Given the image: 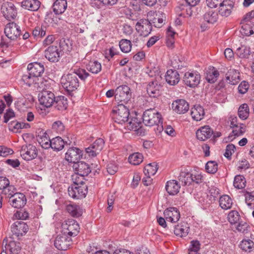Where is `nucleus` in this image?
<instances>
[{
	"instance_id": "56",
	"label": "nucleus",
	"mask_w": 254,
	"mask_h": 254,
	"mask_svg": "<svg viewBox=\"0 0 254 254\" xmlns=\"http://www.w3.org/2000/svg\"><path fill=\"white\" fill-rule=\"evenodd\" d=\"M237 55L241 58H247L251 53L250 49L249 47L242 46L237 50Z\"/></svg>"
},
{
	"instance_id": "55",
	"label": "nucleus",
	"mask_w": 254,
	"mask_h": 254,
	"mask_svg": "<svg viewBox=\"0 0 254 254\" xmlns=\"http://www.w3.org/2000/svg\"><path fill=\"white\" fill-rule=\"evenodd\" d=\"M205 169L207 172L214 174L218 170V164L215 161H209L206 164Z\"/></svg>"
},
{
	"instance_id": "46",
	"label": "nucleus",
	"mask_w": 254,
	"mask_h": 254,
	"mask_svg": "<svg viewBox=\"0 0 254 254\" xmlns=\"http://www.w3.org/2000/svg\"><path fill=\"white\" fill-rule=\"evenodd\" d=\"M249 115V107L247 104L241 105L238 109V116L242 120L247 119Z\"/></svg>"
},
{
	"instance_id": "3",
	"label": "nucleus",
	"mask_w": 254,
	"mask_h": 254,
	"mask_svg": "<svg viewBox=\"0 0 254 254\" xmlns=\"http://www.w3.org/2000/svg\"><path fill=\"white\" fill-rule=\"evenodd\" d=\"M129 115L128 109L123 104H119L112 111V118L115 122L119 124H125L128 122Z\"/></svg>"
},
{
	"instance_id": "41",
	"label": "nucleus",
	"mask_w": 254,
	"mask_h": 254,
	"mask_svg": "<svg viewBox=\"0 0 254 254\" xmlns=\"http://www.w3.org/2000/svg\"><path fill=\"white\" fill-rule=\"evenodd\" d=\"M190 174L188 170H181L178 179L183 186L189 185L191 184Z\"/></svg>"
},
{
	"instance_id": "48",
	"label": "nucleus",
	"mask_w": 254,
	"mask_h": 254,
	"mask_svg": "<svg viewBox=\"0 0 254 254\" xmlns=\"http://www.w3.org/2000/svg\"><path fill=\"white\" fill-rule=\"evenodd\" d=\"M228 220L231 224H236L240 219V215L236 210H231L228 214Z\"/></svg>"
},
{
	"instance_id": "26",
	"label": "nucleus",
	"mask_w": 254,
	"mask_h": 254,
	"mask_svg": "<svg viewBox=\"0 0 254 254\" xmlns=\"http://www.w3.org/2000/svg\"><path fill=\"white\" fill-rule=\"evenodd\" d=\"M162 86L157 81L150 82L147 87V92L150 97L157 98L161 95Z\"/></svg>"
},
{
	"instance_id": "64",
	"label": "nucleus",
	"mask_w": 254,
	"mask_h": 254,
	"mask_svg": "<svg viewBox=\"0 0 254 254\" xmlns=\"http://www.w3.org/2000/svg\"><path fill=\"white\" fill-rule=\"evenodd\" d=\"M52 127L57 132H61L64 130V126L61 121H57L53 123Z\"/></svg>"
},
{
	"instance_id": "28",
	"label": "nucleus",
	"mask_w": 254,
	"mask_h": 254,
	"mask_svg": "<svg viewBox=\"0 0 254 254\" xmlns=\"http://www.w3.org/2000/svg\"><path fill=\"white\" fill-rule=\"evenodd\" d=\"M190 115L193 120L200 121L205 115L204 109L199 105H194L191 109Z\"/></svg>"
},
{
	"instance_id": "21",
	"label": "nucleus",
	"mask_w": 254,
	"mask_h": 254,
	"mask_svg": "<svg viewBox=\"0 0 254 254\" xmlns=\"http://www.w3.org/2000/svg\"><path fill=\"white\" fill-rule=\"evenodd\" d=\"M11 231L16 236H22L28 231L27 224L21 220L15 222L11 226Z\"/></svg>"
},
{
	"instance_id": "52",
	"label": "nucleus",
	"mask_w": 254,
	"mask_h": 254,
	"mask_svg": "<svg viewBox=\"0 0 254 254\" xmlns=\"http://www.w3.org/2000/svg\"><path fill=\"white\" fill-rule=\"evenodd\" d=\"M240 247L245 252H251L254 248V243L251 240H243Z\"/></svg>"
},
{
	"instance_id": "49",
	"label": "nucleus",
	"mask_w": 254,
	"mask_h": 254,
	"mask_svg": "<svg viewBox=\"0 0 254 254\" xmlns=\"http://www.w3.org/2000/svg\"><path fill=\"white\" fill-rule=\"evenodd\" d=\"M246 181L242 175H237L234 178V186L238 189H242L245 187Z\"/></svg>"
},
{
	"instance_id": "45",
	"label": "nucleus",
	"mask_w": 254,
	"mask_h": 254,
	"mask_svg": "<svg viewBox=\"0 0 254 254\" xmlns=\"http://www.w3.org/2000/svg\"><path fill=\"white\" fill-rule=\"evenodd\" d=\"M143 158V157L142 154L136 152L129 155L128 157V161L132 165H137L142 162Z\"/></svg>"
},
{
	"instance_id": "8",
	"label": "nucleus",
	"mask_w": 254,
	"mask_h": 254,
	"mask_svg": "<svg viewBox=\"0 0 254 254\" xmlns=\"http://www.w3.org/2000/svg\"><path fill=\"white\" fill-rule=\"evenodd\" d=\"M62 228L63 234L70 237L76 236L80 229L78 223L74 219L64 221L62 225Z\"/></svg>"
},
{
	"instance_id": "7",
	"label": "nucleus",
	"mask_w": 254,
	"mask_h": 254,
	"mask_svg": "<svg viewBox=\"0 0 254 254\" xmlns=\"http://www.w3.org/2000/svg\"><path fill=\"white\" fill-rule=\"evenodd\" d=\"M69 195L74 199H81L86 196L87 193V187L84 184L80 185L74 182V184L68 188Z\"/></svg>"
},
{
	"instance_id": "14",
	"label": "nucleus",
	"mask_w": 254,
	"mask_h": 254,
	"mask_svg": "<svg viewBox=\"0 0 254 254\" xmlns=\"http://www.w3.org/2000/svg\"><path fill=\"white\" fill-rule=\"evenodd\" d=\"M1 11L3 16L7 20L14 19L17 15V10L12 2L6 1L1 5Z\"/></svg>"
},
{
	"instance_id": "37",
	"label": "nucleus",
	"mask_w": 254,
	"mask_h": 254,
	"mask_svg": "<svg viewBox=\"0 0 254 254\" xmlns=\"http://www.w3.org/2000/svg\"><path fill=\"white\" fill-rule=\"evenodd\" d=\"M66 210L70 215L74 217H78L82 214V211L80 207L74 203L67 205Z\"/></svg>"
},
{
	"instance_id": "40",
	"label": "nucleus",
	"mask_w": 254,
	"mask_h": 254,
	"mask_svg": "<svg viewBox=\"0 0 254 254\" xmlns=\"http://www.w3.org/2000/svg\"><path fill=\"white\" fill-rule=\"evenodd\" d=\"M233 201L228 195H223L219 198V205L223 209L227 210L232 207Z\"/></svg>"
},
{
	"instance_id": "13",
	"label": "nucleus",
	"mask_w": 254,
	"mask_h": 254,
	"mask_svg": "<svg viewBox=\"0 0 254 254\" xmlns=\"http://www.w3.org/2000/svg\"><path fill=\"white\" fill-rule=\"evenodd\" d=\"M4 33L6 37L11 40H15L21 34L19 26L14 22L7 24L4 28Z\"/></svg>"
},
{
	"instance_id": "4",
	"label": "nucleus",
	"mask_w": 254,
	"mask_h": 254,
	"mask_svg": "<svg viewBox=\"0 0 254 254\" xmlns=\"http://www.w3.org/2000/svg\"><path fill=\"white\" fill-rule=\"evenodd\" d=\"M142 119L145 126L151 127L161 122L162 116L155 109L150 108L144 112Z\"/></svg>"
},
{
	"instance_id": "6",
	"label": "nucleus",
	"mask_w": 254,
	"mask_h": 254,
	"mask_svg": "<svg viewBox=\"0 0 254 254\" xmlns=\"http://www.w3.org/2000/svg\"><path fill=\"white\" fill-rule=\"evenodd\" d=\"M0 208L2 205V196L3 194L6 197H9L10 194L16 191L14 186L10 185L9 180L5 177L0 176Z\"/></svg>"
},
{
	"instance_id": "51",
	"label": "nucleus",
	"mask_w": 254,
	"mask_h": 254,
	"mask_svg": "<svg viewBox=\"0 0 254 254\" xmlns=\"http://www.w3.org/2000/svg\"><path fill=\"white\" fill-rule=\"evenodd\" d=\"M46 26H37L33 30L32 34L34 37L42 38L46 35Z\"/></svg>"
},
{
	"instance_id": "47",
	"label": "nucleus",
	"mask_w": 254,
	"mask_h": 254,
	"mask_svg": "<svg viewBox=\"0 0 254 254\" xmlns=\"http://www.w3.org/2000/svg\"><path fill=\"white\" fill-rule=\"evenodd\" d=\"M252 23L251 21H248V22L243 21L241 33L248 36L254 34V30L252 28Z\"/></svg>"
},
{
	"instance_id": "15",
	"label": "nucleus",
	"mask_w": 254,
	"mask_h": 254,
	"mask_svg": "<svg viewBox=\"0 0 254 254\" xmlns=\"http://www.w3.org/2000/svg\"><path fill=\"white\" fill-rule=\"evenodd\" d=\"M71 239L70 237L63 234L58 235L54 241V246L60 251L66 250L71 244Z\"/></svg>"
},
{
	"instance_id": "24",
	"label": "nucleus",
	"mask_w": 254,
	"mask_h": 254,
	"mask_svg": "<svg viewBox=\"0 0 254 254\" xmlns=\"http://www.w3.org/2000/svg\"><path fill=\"white\" fill-rule=\"evenodd\" d=\"M213 134V130L208 126L201 127L196 131L197 138L200 141H205L210 138Z\"/></svg>"
},
{
	"instance_id": "63",
	"label": "nucleus",
	"mask_w": 254,
	"mask_h": 254,
	"mask_svg": "<svg viewBox=\"0 0 254 254\" xmlns=\"http://www.w3.org/2000/svg\"><path fill=\"white\" fill-rule=\"evenodd\" d=\"M200 244L197 240H193L190 242V245L189 248V251H192L194 252H198L200 250Z\"/></svg>"
},
{
	"instance_id": "60",
	"label": "nucleus",
	"mask_w": 254,
	"mask_h": 254,
	"mask_svg": "<svg viewBox=\"0 0 254 254\" xmlns=\"http://www.w3.org/2000/svg\"><path fill=\"white\" fill-rule=\"evenodd\" d=\"M249 88V84L248 82L243 81L238 87V92L242 94H245Z\"/></svg>"
},
{
	"instance_id": "22",
	"label": "nucleus",
	"mask_w": 254,
	"mask_h": 254,
	"mask_svg": "<svg viewBox=\"0 0 254 254\" xmlns=\"http://www.w3.org/2000/svg\"><path fill=\"white\" fill-rule=\"evenodd\" d=\"M73 168L77 174L82 177L87 176L91 171L89 165L83 161H78L74 163Z\"/></svg>"
},
{
	"instance_id": "61",
	"label": "nucleus",
	"mask_w": 254,
	"mask_h": 254,
	"mask_svg": "<svg viewBox=\"0 0 254 254\" xmlns=\"http://www.w3.org/2000/svg\"><path fill=\"white\" fill-rule=\"evenodd\" d=\"M225 0H206L207 6L210 8H215L219 6Z\"/></svg>"
},
{
	"instance_id": "1",
	"label": "nucleus",
	"mask_w": 254,
	"mask_h": 254,
	"mask_svg": "<svg viewBox=\"0 0 254 254\" xmlns=\"http://www.w3.org/2000/svg\"><path fill=\"white\" fill-rule=\"evenodd\" d=\"M89 74L84 69H79L72 73L62 76L61 84L63 88L69 93L75 91L79 86L78 77L84 80Z\"/></svg>"
},
{
	"instance_id": "20",
	"label": "nucleus",
	"mask_w": 254,
	"mask_h": 254,
	"mask_svg": "<svg viewBox=\"0 0 254 254\" xmlns=\"http://www.w3.org/2000/svg\"><path fill=\"white\" fill-rule=\"evenodd\" d=\"M172 108L176 113L179 114H183L188 111L189 105L184 99H178L173 102Z\"/></svg>"
},
{
	"instance_id": "53",
	"label": "nucleus",
	"mask_w": 254,
	"mask_h": 254,
	"mask_svg": "<svg viewBox=\"0 0 254 254\" xmlns=\"http://www.w3.org/2000/svg\"><path fill=\"white\" fill-rule=\"evenodd\" d=\"M238 224L236 226V230L244 234H247L250 232V227L249 224L244 221H239Z\"/></svg>"
},
{
	"instance_id": "30",
	"label": "nucleus",
	"mask_w": 254,
	"mask_h": 254,
	"mask_svg": "<svg viewBox=\"0 0 254 254\" xmlns=\"http://www.w3.org/2000/svg\"><path fill=\"white\" fill-rule=\"evenodd\" d=\"M203 19L208 23L214 24L218 19V14L214 10L209 8L203 15Z\"/></svg>"
},
{
	"instance_id": "36",
	"label": "nucleus",
	"mask_w": 254,
	"mask_h": 254,
	"mask_svg": "<svg viewBox=\"0 0 254 254\" xmlns=\"http://www.w3.org/2000/svg\"><path fill=\"white\" fill-rule=\"evenodd\" d=\"M189 227L187 223H183L176 226L174 228V234L181 237H186L189 233Z\"/></svg>"
},
{
	"instance_id": "57",
	"label": "nucleus",
	"mask_w": 254,
	"mask_h": 254,
	"mask_svg": "<svg viewBox=\"0 0 254 254\" xmlns=\"http://www.w3.org/2000/svg\"><path fill=\"white\" fill-rule=\"evenodd\" d=\"M233 128L232 133L234 136L241 135L246 131V127L242 124H240Z\"/></svg>"
},
{
	"instance_id": "2",
	"label": "nucleus",
	"mask_w": 254,
	"mask_h": 254,
	"mask_svg": "<svg viewBox=\"0 0 254 254\" xmlns=\"http://www.w3.org/2000/svg\"><path fill=\"white\" fill-rule=\"evenodd\" d=\"M28 73L22 76V79L28 86L37 83L38 77L41 76L44 71V65L39 63L29 64L27 66Z\"/></svg>"
},
{
	"instance_id": "44",
	"label": "nucleus",
	"mask_w": 254,
	"mask_h": 254,
	"mask_svg": "<svg viewBox=\"0 0 254 254\" xmlns=\"http://www.w3.org/2000/svg\"><path fill=\"white\" fill-rule=\"evenodd\" d=\"M155 162H153L147 165L144 169V173L145 176H152L154 175L158 168Z\"/></svg>"
},
{
	"instance_id": "43",
	"label": "nucleus",
	"mask_w": 254,
	"mask_h": 254,
	"mask_svg": "<svg viewBox=\"0 0 254 254\" xmlns=\"http://www.w3.org/2000/svg\"><path fill=\"white\" fill-rule=\"evenodd\" d=\"M219 75V72L214 68L207 70L206 73V80L210 83H214Z\"/></svg>"
},
{
	"instance_id": "42",
	"label": "nucleus",
	"mask_w": 254,
	"mask_h": 254,
	"mask_svg": "<svg viewBox=\"0 0 254 254\" xmlns=\"http://www.w3.org/2000/svg\"><path fill=\"white\" fill-rule=\"evenodd\" d=\"M125 127L129 130L136 131L141 128V123L136 118H132L125 124Z\"/></svg>"
},
{
	"instance_id": "32",
	"label": "nucleus",
	"mask_w": 254,
	"mask_h": 254,
	"mask_svg": "<svg viewBox=\"0 0 254 254\" xmlns=\"http://www.w3.org/2000/svg\"><path fill=\"white\" fill-rule=\"evenodd\" d=\"M166 191L170 195H175L179 192L180 186L176 180L168 181L165 187Z\"/></svg>"
},
{
	"instance_id": "11",
	"label": "nucleus",
	"mask_w": 254,
	"mask_h": 254,
	"mask_svg": "<svg viewBox=\"0 0 254 254\" xmlns=\"http://www.w3.org/2000/svg\"><path fill=\"white\" fill-rule=\"evenodd\" d=\"M183 80L186 85L195 87L200 83V75L196 71H188L185 73Z\"/></svg>"
},
{
	"instance_id": "27",
	"label": "nucleus",
	"mask_w": 254,
	"mask_h": 254,
	"mask_svg": "<svg viewBox=\"0 0 254 254\" xmlns=\"http://www.w3.org/2000/svg\"><path fill=\"white\" fill-rule=\"evenodd\" d=\"M166 82L171 85H174L178 83L180 80L179 72L176 70H168L165 75Z\"/></svg>"
},
{
	"instance_id": "25",
	"label": "nucleus",
	"mask_w": 254,
	"mask_h": 254,
	"mask_svg": "<svg viewBox=\"0 0 254 254\" xmlns=\"http://www.w3.org/2000/svg\"><path fill=\"white\" fill-rule=\"evenodd\" d=\"M164 214L166 220L172 223L177 222L180 218L179 211L175 207H170L166 209Z\"/></svg>"
},
{
	"instance_id": "34",
	"label": "nucleus",
	"mask_w": 254,
	"mask_h": 254,
	"mask_svg": "<svg viewBox=\"0 0 254 254\" xmlns=\"http://www.w3.org/2000/svg\"><path fill=\"white\" fill-rule=\"evenodd\" d=\"M40 5V2L38 0H25L22 2V7L31 11L37 10Z\"/></svg>"
},
{
	"instance_id": "33",
	"label": "nucleus",
	"mask_w": 254,
	"mask_h": 254,
	"mask_svg": "<svg viewBox=\"0 0 254 254\" xmlns=\"http://www.w3.org/2000/svg\"><path fill=\"white\" fill-rule=\"evenodd\" d=\"M54 103L55 108L60 111L65 110L68 106L67 98L64 96L56 97Z\"/></svg>"
},
{
	"instance_id": "59",
	"label": "nucleus",
	"mask_w": 254,
	"mask_h": 254,
	"mask_svg": "<svg viewBox=\"0 0 254 254\" xmlns=\"http://www.w3.org/2000/svg\"><path fill=\"white\" fill-rule=\"evenodd\" d=\"M236 149L235 146L233 144H229L227 145L225 149V152L224 155L227 158L230 159L233 153L235 152Z\"/></svg>"
},
{
	"instance_id": "29",
	"label": "nucleus",
	"mask_w": 254,
	"mask_h": 254,
	"mask_svg": "<svg viewBox=\"0 0 254 254\" xmlns=\"http://www.w3.org/2000/svg\"><path fill=\"white\" fill-rule=\"evenodd\" d=\"M4 243L5 250L8 251L10 254H18L20 253L21 249L20 243L11 241L7 244L4 239L2 242V246Z\"/></svg>"
},
{
	"instance_id": "54",
	"label": "nucleus",
	"mask_w": 254,
	"mask_h": 254,
	"mask_svg": "<svg viewBox=\"0 0 254 254\" xmlns=\"http://www.w3.org/2000/svg\"><path fill=\"white\" fill-rule=\"evenodd\" d=\"M121 50L124 53H128L131 50V42L127 39L122 40L119 43Z\"/></svg>"
},
{
	"instance_id": "23",
	"label": "nucleus",
	"mask_w": 254,
	"mask_h": 254,
	"mask_svg": "<svg viewBox=\"0 0 254 254\" xmlns=\"http://www.w3.org/2000/svg\"><path fill=\"white\" fill-rule=\"evenodd\" d=\"M234 3L230 0H225L219 6L218 13L222 17H227L232 13Z\"/></svg>"
},
{
	"instance_id": "18",
	"label": "nucleus",
	"mask_w": 254,
	"mask_h": 254,
	"mask_svg": "<svg viewBox=\"0 0 254 254\" xmlns=\"http://www.w3.org/2000/svg\"><path fill=\"white\" fill-rule=\"evenodd\" d=\"M104 145V140L100 138H98L85 149L86 153L89 157H94L102 150Z\"/></svg>"
},
{
	"instance_id": "12",
	"label": "nucleus",
	"mask_w": 254,
	"mask_h": 254,
	"mask_svg": "<svg viewBox=\"0 0 254 254\" xmlns=\"http://www.w3.org/2000/svg\"><path fill=\"white\" fill-rule=\"evenodd\" d=\"M9 202L13 207L20 208L23 207L26 202V198L23 193L14 192L13 194H10Z\"/></svg>"
},
{
	"instance_id": "58",
	"label": "nucleus",
	"mask_w": 254,
	"mask_h": 254,
	"mask_svg": "<svg viewBox=\"0 0 254 254\" xmlns=\"http://www.w3.org/2000/svg\"><path fill=\"white\" fill-rule=\"evenodd\" d=\"M191 183L194 182L196 184H200L203 182V176L198 172L190 174Z\"/></svg>"
},
{
	"instance_id": "17",
	"label": "nucleus",
	"mask_w": 254,
	"mask_h": 254,
	"mask_svg": "<svg viewBox=\"0 0 254 254\" xmlns=\"http://www.w3.org/2000/svg\"><path fill=\"white\" fill-rule=\"evenodd\" d=\"M152 28L151 23L146 19H140L135 25L136 31L141 35L144 37L148 36L150 33Z\"/></svg>"
},
{
	"instance_id": "5",
	"label": "nucleus",
	"mask_w": 254,
	"mask_h": 254,
	"mask_svg": "<svg viewBox=\"0 0 254 254\" xmlns=\"http://www.w3.org/2000/svg\"><path fill=\"white\" fill-rule=\"evenodd\" d=\"M131 97L130 88L127 85L120 86L115 90V100L119 104H127Z\"/></svg>"
},
{
	"instance_id": "39",
	"label": "nucleus",
	"mask_w": 254,
	"mask_h": 254,
	"mask_svg": "<svg viewBox=\"0 0 254 254\" xmlns=\"http://www.w3.org/2000/svg\"><path fill=\"white\" fill-rule=\"evenodd\" d=\"M195 6H191L190 4L186 3V4L181 5L180 8L182 11V14L185 16H191L196 14Z\"/></svg>"
},
{
	"instance_id": "50",
	"label": "nucleus",
	"mask_w": 254,
	"mask_h": 254,
	"mask_svg": "<svg viewBox=\"0 0 254 254\" xmlns=\"http://www.w3.org/2000/svg\"><path fill=\"white\" fill-rule=\"evenodd\" d=\"M101 64L97 61L90 62L87 69L93 73L97 74L101 70Z\"/></svg>"
},
{
	"instance_id": "10",
	"label": "nucleus",
	"mask_w": 254,
	"mask_h": 254,
	"mask_svg": "<svg viewBox=\"0 0 254 254\" xmlns=\"http://www.w3.org/2000/svg\"><path fill=\"white\" fill-rule=\"evenodd\" d=\"M20 155L24 160L31 161L37 157L38 150L35 146L26 144L21 146Z\"/></svg>"
},
{
	"instance_id": "35",
	"label": "nucleus",
	"mask_w": 254,
	"mask_h": 254,
	"mask_svg": "<svg viewBox=\"0 0 254 254\" xmlns=\"http://www.w3.org/2000/svg\"><path fill=\"white\" fill-rule=\"evenodd\" d=\"M53 11L56 14L63 13L67 8L66 0H56L53 5Z\"/></svg>"
},
{
	"instance_id": "62",
	"label": "nucleus",
	"mask_w": 254,
	"mask_h": 254,
	"mask_svg": "<svg viewBox=\"0 0 254 254\" xmlns=\"http://www.w3.org/2000/svg\"><path fill=\"white\" fill-rule=\"evenodd\" d=\"M41 141H39V143L41 146L45 149H48L50 148L51 145V139L48 138L46 136H44L41 138Z\"/></svg>"
},
{
	"instance_id": "38",
	"label": "nucleus",
	"mask_w": 254,
	"mask_h": 254,
	"mask_svg": "<svg viewBox=\"0 0 254 254\" xmlns=\"http://www.w3.org/2000/svg\"><path fill=\"white\" fill-rule=\"evenodd\" d=\"M64 144V139L60 136H57L51 139L50 147L54 150L60 151L63 149Z\"/></svg>"
},
{
	"instance_id": "16",
	"label": "nucleus",
	"mask_w": 254,
	"mask_h": 254,
	"mask_svg": "<svg viewBox=\"0 0 254 254\" xmlns=\"http://www.w3.org/2000/svg\"><path fill=\"white\" fill-rule=\"evenodd\" d=\"M62 56L61 50L57 46H49L45 51V58L51 62H58Z\"/></svg>"
},
{
	"instance_id": "31",
	"label": "nucleus",
	"mask_w": 254,
	"mask_h": 254,
	"mask_svg": "<svg viewBox=\"0 0 254 254\" xmlns=\"http://www.w3.org/2000/svg\"><path fill=\"white\" fill-rule=\"evenodd\" d=\"M240 73L235 69H230L226 74L227 81L231 84L234 85L240 81Z\"/></svg>"
},
{
	"instance_id": "19",
	"label": "nucleus",
	"mask_w": 254,
	"mask_h": 254,
	"mask_svg": "<svg viewBox=\"0 0 254 254\" xmlns=\"http://www.w3.org/2000/svg\"><path fill=\"white\" fill-rule=\"evenodd\" d=\"M82 156V151L76 147L69 148L65 153L66 160L73 164L78 162Z\"/></svg>"
},
{
	"instance_id": "9",
	"label": "nucleus",
	"mask_w": 254,
	"mask_h": 254,
	"mask_svg": "<svg viewBox=\"0 0 254 254\" xmlns=\"http://www.w3.org/2000/svg\"><path fill=\"white\" fill-rule=\"evenodd\" d=\"M56 96L54 93L47 89H43L38 94V100L40 104L46 108L52 106L55 101Z\"/></svg>"
}]
</instances>
